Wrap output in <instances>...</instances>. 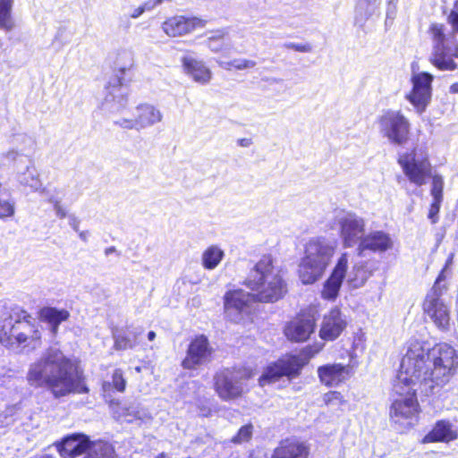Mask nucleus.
Instances as JSON below:
<instances>
[{
	"instance_id": "f257e3e1",
	"label": "nucleus",
	"mask_w": 458,
	"mask_h": 458,
	"mask_svg": "<svg viewBox=\"0 0 458 458\" xmlns=\"http://www.w3.org/2000/svg\"><path fill=\"white\" fill-rule=\"evenodd\" d=\"M457 365L458 357L451 345L438 344L430 348L426 342L411 340L401 361L398 382H419L421 393L428 395L435 386L449 381Z\"/></svg>"
},
{
	"instance_id": "f03ea898",
	"label": "nucleus",
	"mask_w": 458,
	"mask_h": 458,
	"mask_svg": "<svg viewBox=\"0 0 458 458\" xmlns=\"http://www.w3.org/2000/svg\"><path fill=\"white\" fill-rule=\"evenodd\" d=\"M26 379L33 387L48 388L55 397L65 396L70 393L89 392V388L82 382L81 373L55 347L47 349L29 366Z\"/></svg>"
},
{
	"instance_id": "7ed1b4c3",
	"label": "nucleus",
	"mask_w": 458,
	"mask_h": 458,
	"mask_svg": "<svg viewBox=\"0 0 458 458\" xmlns=\"http://www.w3.org/2000/svg\"><path fill=\"white\" fill-rule=\"evenodd\" d=\"M243 284L250 289L256 301L273 303L286 293V284L274 258L267 254L250 269Z\"/></svg>"
},
{
	"instance_id": "20e7f679",
	"label": "nucleus",
	"mask_w": 458,
	"mask_h": 458,
	"mask_svg": "<svg viewBox=\"0 0 458 458\" xmlns=\"http://www.w3.org/2000/svg\"><path fill=\"white\" fill-rule=\"evenodd\" d=\"M446 22L451 27V31L446 32L443 23L432 22L428 26V35L432 41V53L429 63L439 71H454L458 68L454 61L458 58V8L454 2L453 9L446 16Z\"/></svg>"
},
{
	"instance_id": "39448f33",
	"label": "nucleus",
	"mask_w": 458,
	"mask_h": 458,
	"mask_svg": "<svg viewBox=\"0 0 458 458\" xmlns=\"http://www.w3.org/2000/svg\"><path fill=\"white\" fill-rule=\"evenodd\" d=\"M0 320V343L11 350L30 352L37 350L42 344V333L31 315L22 309Z\"/></svg>"
},
{
	"instance_id": "423d86ee",
	"label": "nucleus",
	"mask_w": 458,
	"mask_h": 458,
	"mask_svg": "<svg viewBox=\"0 0 458 458\" xmlns=\"http://www.w3.org/2000/svg\"><path fill=\"white\" fill-rule=\"evenodd\" d=\"M398 163L408 180L417 186L424 185L432 177V198L443 199V178L437 174L432 175L428 155L423 145L403 146L398 151Z\"/></svg>"
},
{
	"instance_id": "0eeeda50",
	"label": "nucleus",
	"mask_w": 458,
	"mask_h": 458,
	"mask_svg": "<svg viewBox=\"0 0 458 458\" xmlns=\"http://www.w3.org/2000/svg\"><path fill=\"white\" fill-rule=\"evenodd\" d=\"M335 250V246L326 238L309 240L298 269L299 278L303 284H312L323 276Z\"/></svg>"
},
{
	"instance_id": "6e6552de",
	"label": "nucleus",
	"mask_w": 458,
	"mask_h": 458,
	"mask_svg": "<svg viewBox=\"0 0 458 458\" xmlns=\"http://www.w3.org/2000/svg\"><path fill=\"white\" fill-rule=\"evenodd\" d=\"M399 372L393 381V403L390 406L389 415L391 420L399 425L401 429L412 426L416 420L419 403L416 392L420 391L419 382L409 380L398 382Z\"/></svg>"
},
{
	"instance_id": "1a4fd4ad",
	"label": "nucleus",
	"mask_w": 458,
	"mask_h": 458,
	"mask_svg": "<svg viewBox=\"0 0 458 458\" xmlns=\"http://www.w3.org/2000/svg\"><path fill=\"white\" fill-rule=\"evenodd\" d=\"M335 225L344 248L358 247L366 233L365 219L354 212H338Z\"/></svg>"
},
{
	"instance_id": "9d476101",
	"label": "nucleus",
	"mask_w": 458,
	"mask_h": 458,
	"mask_svg": "<svg viewBox=\"0 0 458 458\" xmlns=\"http://www.w3.org/2000/svg\"><path fill=\"white\" fill-rule=\"evenodd\" d=\"M251 376V371L247 369L222 370L215 377L216 391L225 401L238 398L244 392V382Z\"/></svg>"
},
{
	"instance_id": "9b49d317",
	"label": "nucleus",
	"mask_w": 458,
	"mask_h": 458,
	"mask_svg": "<svg viewBox=\"0 0 458 458\" xmlns=\"http://www.w3.org/2000/svg\"><path fill=\"white\" fill-rule=\"evenodd\" d=\"M378 123L382 134L393 143H405L409 140L411 123L401 111H385Z\"/></svg>"
},
{
	"instance_id": "f8f14e48",
	"label": "nucleus",
	"mask_w": 458,
	"mask_h": 458,
	"mask_svg": "<svg viewBox=\"0 0 458 458\" xmlns=\"http://www.w3.org/2000/svg\"><path fill=\"white\" fill-rule=\"evenodd\" d=\"M434 76L428 72H420L411 75V89L405 95L418 114H422L430 104L432 98V82Z\"/></svg>"
},
{
	"instance_id": "ddd939ff",
	"label": "nucleus",
	"mask_w": 458,
	"mask_h": 458,
	"mask_svg": "<svg viewBox=\"0 0 458 458\" xmlns=\"http://www.w3.org/2000/svg\"><path fill=\"white\" fill-rule=\"evenodd\" d=\"M254 301H256L253 295L242 289L226 292L224 296L225 317L234 323H240L249 316Z\"/></svg>"
},
{
	"instance_id": "4468645a",
	"label": "nucleus",
	"mask_w": 458,
	"mask_h": 458,
	"mask_svg": "<svg viewBox=\"0 0 458 458\" xmlns=\"http://www.w3.org/2000/svg\"><path fill=\"white\" fill-rule=\"evenodd\" d=\"M443 274L444 271L438 276L431 292L427 295L424 310L438 329L446 331L450 326V313L437 291V284L442 280Z\"/></svg>"
},
{
	"instance_id": "2eb2a0df",
	"label": "nucleus",
	"mask_w": 458,
	"mask_h": 458,
	"mask_svg": "<svg viewBox=\"0 0 458 458\" xmlns=\"http://www.w3.org/2000/svg\"><path fill=\"white\" fill-rule=\"evenodd\" d=\"M303 366L304 362L297 356L279 360L266 369L263 375L259 377V385L264 386L267 384L277 381L284 376L289 378L296 377L301 373Z\"/></svg>"
},
{
	"instance_id": "dca6fc26",
	"label": "nucleus",
	"mask_w": 458,
	"mask_h": 458,
	"mask_svg": "<svg viewBox=\"0 0 458 458\" xmlns=\"http://www.w3.org/2000/svg\"><path fill=\"white\" fill-rule=\"evenodd\" d=\"M207 21L197 16L175 14L167 17L161 25L163 31L171 38L192 33L206 26Z\"/></svg>"
},
{
	"instance_id": "f3484780",
	"label": "nucleus",
	"mask_w": 458,
	"mask_h": 458,
	"mask_svg": "<svg viewBox=\"0 0 458 458\" xmlns=\"http://www.w3.org/2000/svg\"><path fill=\"white\" fill-rule=\"evenodd\" d=\"M212 352L208 339L205 335L196 336L188 346L182 366L185 369H197L209 362Z\"/></svg>"
},
{
	"instance_id": "a211bd4d",
	"label": "nucleus",
	"mask_w": 458,
	"mask_h": 458,
	"mask_svg": "<svg viewBox=\"0 0 458 458\" xmlns=\"http://www.w3.org/2000/svg\"><path fill=\"white\" fill-rule=\"evenodd\" d=\"M162 119L161 113L153 106L141 104L136 107L131 119H123L119 124L125 129L140 130L150 126Z\"/></svg>"
},
{
	"instance_id": "6ab92c4d",
	"label": "nucleus",
	"mask_w": 458,
	"mask_h": 458,
	"mask_svg": "<svg viewBox=\"0 0 458 458\" xmlns=\"http://www.w3.org/2000/svg\"><path fill=\"white\" fill-rule=\"evenodd\" d=\"M347 326L346 317L337 308L324 315L319 329V337L324 341L338 338Z\"/></svg>"
},
{
	"instance_id": "aec40b11",
	"label": "nucleus",
	"mask_w": 458,
	"mask_h": 458,
	"mask_svg": "<svg viewBox=\"0 0 458 458\" xmlns=\"http://www.w3.org/2000/svg\"><path fill=\"white\" fill-rule=\"evenodd\" d=\"M393 241L390 235L384 231H373L365 233L356 248L358 256L363 257L367 251L383 253L392 249Z\"/></svg>"
},
{
	"instance_id": "412c9836",
	"label": "nucleus",
	"mask_w": 458,
	"mask_h": 458,
	"mask_svg": "<svg viewBox=\"0 0 458 458\" xmlns=\"http://www.w3.org/2000/svg\"><path fill=\"white\" fill-rule=\"evenodd\" d=\"M348 267V254L343 253L337 260L329 278L325 282L322 290V297L327 300H334L338 295Z\"/></svg>"
},
{
	"instance_id": "4be33fe9",
	"label": "nucleus",
	"mask_w": 458,
	"mask_h": 458,
	"mask_svg": "<svg viewBox=\"0 0 458 458\" xmlns=\"http://www.w3.org/2000/svg\"><path fill=\"white\" fill-rule=\"evenodd\" d=\"M315 329V318L311 315H299L284 327L285 336L293 342H304Z\"/></svg>"
},
{
	"instance_id": "5701e85b",
	"label": "nucleus",
	"mask_w": 458,
	"mask_h": 458,
	"mask_svg": "<svg viewBox=\"0 0 458 458\" xmlns=\"http://www.w3.org/2000/svg\"><path fill=\"white\" fill-rule=\"evenodd\" d=\"M10 156L17 162L18 182L23 186L30 187L32 191L39 190L42 184L31 161L27 157L20 156L17 153H11Z\"/></svg>"
},
{
	"instance_id": "b1692460",
	"label": "nucleus",
	"mask_w": 458,
	"mask_h": 458,
	"mask_svg": "<svg viewBox=\"0 0 458 458\" xmlns=\"http://www.w3.org/2000/svg\"><path fill=\"white\" fill-rule=\"evenodd\" d=\"M89 443L86 435L77 433L65 437L62 442L55 445L62 457L75 458L84 452H88Z\"/></svg>"
},
{
	"instance_id": "393cba45",
	"label": "nucleus",
	"mask_w": 458,
	"mask_h": 458,
	"mask_svg": "<svg viewBox=\"0 0 458 458\" xmlns=\"http://www.w3.org/2000/svg\"><path fill=\"white\" fill-rule=\"evenodd\" d=\"M318 375L322 384L335 386L349 377V368L340 363L327 364L318 369Z\"/></svg>"
},
{
	"instance_id": "a878e982",
	"label": "nucleus",
	"mask_w": 458,
	"mask_h": 458,
	"mask_svg": "<svg viewBox=\"0 0 458 458\" xmlns=\"http://www.w3.org/2000/svg\"><path fill=\"white\" fill-rule=\"evenodd\" d=\"M181 61L184 72L195 82L204 85L211 81V70L206 66L203 61L189 56H183Z\"/></svg>"
},
{
	"instance_id": "bb28decb",
	"label": "nucleus",
	"mask_w": 458,
	"mask_h": 458,
	"mask_svg": "<svg viewBox=\"0 0 458 458\" xmlns=\"http://www.w3.org/2000/svg\"><path fill=\"white\" fill-rule=\"evenodd\" d=\"M38 315L39 319L48 326L53 335L57 334L59 325L70 318V313L67 310L55 307H44L39 310Z\"/></svg>"
},
{
	"instance_id": "cd10ccee",
	"label": "nucleus",
	"mask_w": 458,
	"mask_h": 458,
	"mask_svg": "<svg viewBox=\"0 0 458 458\" xmlns=\"http://www.w3.org/2000/svg\"><path fill=\"white\" fill-rule=\"evenodd\" d=\"M307 450L303 444L295 440L282 441L274 451L272 458H306Z\"/></svg>"
},
{
	"instance_id": "c85d7f7f",
	"label": "nucleus",
	"mask_w": 458,
	"mask_h": 458,
	"mask_svg": "<svg viewBox=\"0 0 458 458\" xmlns=\"http://www.w3.org/2000/svg\"><path fill=\"white\" fill-rule=\"evenodd\" d=\"M455 437L456 435L452 430L451 424L448 421L440 420L437 422L433 429L423 437L422 443L447 442Z\"/></svg>"
},
{
	"instance_id": "c756f323",
	"label": "nucleus",
	"mask_w": 458,
	"mask_h": 458,
	"mask_svg": "<svg viewBox=\"0 0 458 458\" xmlns=\"http://www.w3.org/2000/svg\"><path fill=\"white\" fill-rule=\"evenodd\" d=\"M138 335L139 333L135 331L118 329L113 331L114 349L117 351H124L134 348L138 344Z\"/></svg>"
},
{
	"instance_id": "7c9ffc66",
	"label": "nucleus",
	"mask_w": 458,
	"mask_h": 458,
	"mask_svg": "<svg viewBox=\"0 0 458 458\" xmlns=\"http://www.w3.org/2000/svg\"><path fill=\"white\" fill-rule=\"evenodd\" d=\"M225 257V251L217 245H210L201 255V264L207 270L215 269Z\"/></svg>"
},
{
	"instance_id": "2f4dec72",
	"label": "nucleus",
	"mask_w": 458,
	"mask_h": 458,
	"mask_svg": "<svg viewBox=\"0 0 458 458\" xmlns=\"http://www.w3.org/2000/svg\"><path fill=\"white\" fill-rule=\"evenodd\" d=\"M86 458H118L114 446L105 441L89 443Z\"/></svg>"
},
{
	"instance_id": "473e14b6",
	"label": "nucleus",
	"mask_w": 458,
	"mask_h": 458,
	"mask_svg": "<svg viewBox=\"0 0 458 458\" xmlns=\"http://www.w3.org/2000/svg\"><path fill=\"white\" fill-rule=\"evenodd\" d=\"M15 214V201L11 192L0 183V219H6Z\"/></svg>"
},
{
	"instance_id": "72a5a7b5",
	"label": "nucleus",
	"mask_w": 458,
	"mask_h": 458,
	"mask_svg": "<svg viewBox=\"0 0 458 458\" xmlns=\"http://www.w3.org/2000/svg\"><path fill=\"white\" fill-rule=\"evenodd\" d=\"M370 275L371 273L366 268L364 263H357L349 274L348 281L353 287L358 288L365 284Z\"/></svg>"
},
{
	"instance_id": "f704fd0d",
	"label": "nucleus",
	"mask_w": 458,
	"mask_h": 458,
	"mask_svg": "<svg viewBox=\"0 0 458 458\" xmlns=\"http://www.w3.org/2000/svg\"><path fill=\"white\" fill-rule=\"evenodd\" d=\"M126 387V380L123 377V373L122 369H114L112 375V382L106 381L102 385V388L104 392H108L111 388L115 389L118 392H124Z\"/></svg>"
},
{
	"instance_id": "c9c22d12",
	"label": "nucleus",
	"mask_w": 458,
	"mask_h": 458,
	"mask_svg": "<svg viewBox=\"0 0 458 458\" xmlns=\"http://www.w3.org/2000/svg\"><path fill=\"white\" fill-rule=\"evenodd\" d=\"M323 401L326 405L335 409H340L344 404L346 403V401L344 400L342 394L337 391H329L328 393L325 394L323 396Z\"/></svg>"
},
{
	"instance_id": "e433bc0d",
	"label": "nucleus",
	"mask_w": 458,
	"mask_h": 458,
	"mask_svg": "<svg viewBox=\"0 0 458 458\" xmlns=\"http://www.w3.org/2000/svg\"><path fill=\"white\" fill-rule=\"evenodd\" d=\"M253 432V426L251 424H248L242 426L236 436L232 438V442L236 444H242L247 442L250 439Z\"/></svg>"
},
{
	"instance_id": "4c0bfd02",
	"label": "nucleus",
	"mask_w": 458,
	"mask_h": 458,
	"mask_svg": "<svg viewBox=\"0 0 458 458\" xmlns=\"http://www.w3.org/2000/svg\"><path fill=\"white\" fill-rule=\"evenodd\" d=\"M256 65V62L248 59H233L227 63L229 70H245L253 68Z\"/></svg>"
},
{
	"instance_id": "58836bf2",
	"label": "nucleus",
	"mask_w": 458,
	"mask_h": 458,
	"mask_svg": "<svg viewBox=\"0 0 458 458\" xmlns=\"http://www.w3.org/2000/svg\"><path fill=\"white\" fill-rule=\"evenodd\" d=\"M48 201L53 205L57 217L62 219L69 216L66 208L61 204V198L57 196H50Z\"/></svg>"
},
{
	"instance_id": "ea45409f",
	"label": "nucleus",
	"mask_w": 458,
	"mask_h": 458,
	"mask_svg": "<svg viewBox=\"0 0 458 458\" xmlns=\"http://www.w3.org/2000/svg\"><path fill=\"white\" fill-rule=\"evenodd\" d=\"M140 404L137 403H131L128 407H125L123 411L122 416L123 417V420L126 422H133L135 411L139 410Z\"/></svg>"
},
{
	"instance_id": "a19ab883",
	"label": "nucleus",
	"mask_w": 458,
	"mask_h": 458,
	"mask_svg": "<svg viewBox=\"0 0 458 458\" xmlns=\"http://www.w3.org/2000/svg\"><path fill=\"white\" fill-rule=\"evenodd\" d=\"M442 200L443 199H433V202L431 203L428 212V218L431 220L432 224H435L437 221V214L439 212L440 204Z\"/></svg>"
},
{
	"instance_id": "79ce46f5",
	"label": "nucleus",
	"mask_w": 458,
	"mask_h": 458,
	"mask_svg": "<svg viewBox=\"0 0 458 458\" xmlns=\"http://www.w3.org/2000/svg\"><path fill=\"white\" fill-rule=\"evenodd\" d=\"M285 47L301 53H308L312 50V47L310 44L288 43L285 44Z\"/></svg>"
},
{
	"instance_id": "37998d69",
	"label": "nucleus",
	"mask_w": 458,
	"mask_h": 458,
	"mask_svg": "<svg viewBox=\"0 0 458 458\" xmlns=\"http://www.w3.org/2000/svg\"><path fill=\"white\" fill-rule=\"evenodd\" d=\"M149 419H150L149 412L147 410L140 407V405L139 410L135 411L134 421L135 420L147 421Z\"/></svg>"
},
{
	"instance_id": "c03bdc74",
	"label": "nucleus",
	"mask_w": 458,
	"mask_h": 458,
	"mask_svg": "<svg viewBox=\"0 0 458 458\" xmlns=\"http://www.w3.org/2000/svg\"><path fill=\"white\" fill-rule=\"evenodd\" d=\"M69 225L75 231L79 232L80 227V219L73 214L69 215L68 216Z\"/></svg>"
},
{
	"instance_id": "a18cd8bd",
	"label": "nucleus",
	"mask_w": 458,
	"mask_h": 458,
	"mask_svg": "<svg viewBox=\"0 0 458 458\" xmlns=\"http://www.w3.org/2000/svg\"><path fill=\"white\" fill-rule=\"evenodd\" d=\"M147 7H148V5H145V4L143 5H141V6L137 7L136 9H134V11H133V13H131V16L132 18L139 17L140 15H141L145 12V10L148 9Z\"/></svg>"
},
{
	"instance_id": "49530a36",
	"label": "nucleus",
	"mask_w": 458,
	"mask_h": 458,
	"mask_svg": "<svg viewBox=\"0 0 458 458\" xmlns=\"http://www.w3.org/2000/svg\"><path fill=\"white\" fill-rule=\"evenodd\" d=\"M164 0H148L146 3H145V5H148V9H151L160 4L163 3Z\"/></svg>"
},
{
	"instance_id": "de8ad7c7",
	"label": "nucleus",
	"mask_w": 458,
	"mask_h": 458,
	"mask_svg": "<svg viewBox=\"0 0 458 458\" xmlns=\"http://www.w3.org/2000/svg\"><path fill=\"white\" fill-rule=\"evenodd\" d=\"M77 233L81 241H83L85 242L88 241V237L89 235V231H80L79 230V232H77Z\"/></svg>"
},
{
	"instance_id": "09e8293b",
	"label": "nucleus",
	"mask_w": 458,
	"mask_h": 458,
	"mask_svg": "<svg viewBox=\"0 0 458 458\" xmlns=\"http://www.w3.org/2000/svg\"><path fill=\"white\" fill-rule=\"evenodd\" d=\"M449 91L452 94H457L458 93V81L451 84L449 88Z\"/></svg>"
},
{
	"instance_id": "8fccbe9b",
	"label": "nucleus",
	"mask_w": 458,
	"mask_h": 458,
	"mask_svg": "<svg viewBox=\"0 0 458 458\" xmlns=\"http://www.w3.org/2000/svg\"><path fill=\"white\" fill-rule=\"evenodd\" d=\"M115 252H116V249L114 246L108 247V248H106L105 250V255L106 256H109V255H111L113 253H115Z\"/></svg>"
},
{
	"instance_id": "3c124183",
	"label": "nucleus",
	"mask_w": 458,
	"mask_h": 458,
	"mask_svg": "<svg viewBox=\"0 0 458 458\" xmlns=\"http://www.w3.org/2000/svg\"><path fill=\"white\" fill-rule=\"evenodd\" d=\"M155 338H156V333L154 331H149L148 333V341H154Z\"/></svg>"
},
{
	"instance_id": "603ef678",
	"label": "nucleus",
	"mask_w": 458,
	"mask_h": 458,
	"mask_svg": "<svg viewBox=\"0 0 458 458\" xmlns=\"http://www.w3.org/2000/svg\"><path fill=\"white\" fill-rule=\"evenodd\" d=\"M323 347V344H319L318 346H316V349L314 351H310L311 352V355H315L316 353H318Z\"/></svg>"
},
{
	"instance_id": "864d4df0",
	"label": "nucleus",
	"mask_w": 458,
	"mask_h": 458,
	"mask_svg": "<svg viewBox=\"0 0 458 458\" xmlns=\"http://www.w3.org/2000/svg\"><path fill=\"white\" fill-rule=\"evenodd\" d=\"M455 2V6L458 8V0H454Z\"/></svg>"
},
{
	"instance_id": "5fc2aeb1",
	"label": "nucleus",
	"mask_w": 458,
	"mask_h": 458,
	"mask_svg": "<svg viewBox=\"0 0 458 458\" xmlns=\"http://www.w3.org/2000/svg\"><path fill=\"white\" fill-rule=\"evenodd\" d=\"M244 140H240V143H244Z\"/></svg>"
}]
</instances>
